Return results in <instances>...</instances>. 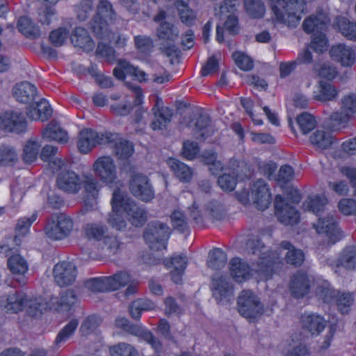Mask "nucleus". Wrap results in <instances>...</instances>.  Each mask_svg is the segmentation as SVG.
Wrapping results in <instances>:
<instances>
[{"label":"nucleus","mask_w":356,"mask_h":356,"mask_svg":"<svg viewBox=\"0 0 356 356\" xmlns=\"http://www.w3.org/2000/svg\"><path fill=\"white\" fill-rule=\"evenodd\" d=\"M246 247L248 254L258 258V269L254 270L242 259L234 257L229 261V272L233 280L236 282L243 283L257 275V281L266 280L272 271V265L277 257L273 255L271 258L270 253L257 236L249 239Z\"/></svg>","instance_id":"nucleus-1"},{"label":"nucleus","mask_w":356,"mask_h":356,"mask_svg":"<svg viewBox=\"0 0 356 356\" xmlns=\"http://www.w3.org/2000/svg\"><path fill=\"white\" fill-rule=\"evenodd\" d=\"M76 301V296L70 290L61 294L59 298H52L47 305L42 303L40 299H28L24 293L12 291L2 296L0 306L6 312L17 313L26 309L30 315L36 316L47 307L58 311L68 310Z\"/></svg>","instance_id":"nucleus-2"},{"label":"nucleus","mask_w":356,"mask_h":356,"mask_svg":"<svg viewBox=\"0 0 356 356\" xmlns=\"http://www.w3.org/2000/svg\"><path fill=\"white\" fill-rule=\"evenodd\" d=\"M112 211L108 214L107 222L116 230H123L128 220L135 227L142 226L147 220L145 210L138 207L124 192L118 188L113 191L111 200Z\"/></svg>","instance_id":"nucleus-3"},{"label":"nucleus","mask_w":356,"mask_h":356,"mask_svg":"<svg viewBox=\"0 0 356 356\" xmlns=\"http://www.w3.org/2000/svg\"><path fill=\"white\" fill-rule=\"evenodd\" d=\"M57 186L60 190L69 193H77L83 188L86 204L95 201L101 189L99 181L91 173L79 176L72 170H64L57 177Z\"/></svg>","instance_id":"nucleus-4"},{"label":"nucleus","mask_w":356,"mask_h":356,"mask_svg":"<svg viewBox=\"0 0 356 356\" xmlns=\"http://www.w3.org/2000/svg\"><path fill=\"white\" fill-rule=\"evenodd\" d=\"M272 10L278 22L289 26H296L305 10V2L303 0H270Z\"/></svg>","instance_id":"nucleus-5"},{"label":"nucleus","mask_w":356,"mask_h":356,"mask_svg":"<svg viewBox=\"0 0 356 356\" xmlns=\"http://www.w3.org/2000/svg\"><path fill=\"white\" fill-rule=\"evenodd\" d=\"M327 22L326 15L321 13L318 16H309L303 23L305 31L314 33L309 47L318 54L327 49L328 41L323 33Z\"/></svg>","instance_id":"nucleus-6"},{"label":"nucleus","mask_w":356,"mask_h":356,"mask_svg":"<svg viewBox=\"0 0 356 356\" xmlns=\"http://www.w3.org/2000/svg\"><path fill=\"white\" fill-rule=\"evenodd\" d=\"M114 13L111 3L102 0L99 2L97 8V13L92 24V29L94 33L102 40H114L115 35L108 30V25L114 19Z\"/></svg>","instance_id":"nucleus-7"},{"label":"nucleus","mask_w":356,"mask_h":356,"mask_svg":"<svg viewBox=\"0 0 356 356\" xmlns=\"http://www.w3.org/2000/svg\"><path fill=\"white\" fill-rule=\"evenodd\" d=\"M239 201L248 204L253 203L255 207L260 210L267 209L271 200V195L269 188L264 180H257L252 186L251 192L247 191H238L236 193Z\"/></svg>","instance_id":"nucleus-8"},{"label":"nucleus","mask_w":356,"mask_h":356,"mask_svg":"<svg viewBox=\"0 0 356 356\" xmlns=\"http://www.w3.org/2000/svg\"><path fill=\"white\" fill-rule=\"evenodd\" d=\"M117 138V135L111 133H98L86 128L81 130L78 136L77 147L80 152L87 154L96 145L111 143Z\"/></svg>","instance_id":"nucleus-9"},{"label":"nucleus","mask_w":356,"mask_h":356,"mask_svg":"<svg viewBox=\"0 0 356 356\" xmlns=\"http://www.w3.org/2000/svg\"><path fill=\"white\" fill-rule=\"evenodd\" d=\"M131 282L129 273L121 272L113 277H97L87 281L86 287L93 292L115 291Z\"/></svg>","instance_id":"nucleus-10"},{"label":"nucleus","mask_w":356,"mask_h":356,"mask_svg":"<svg viewBox=\"0 0 356 356\" xmlns=\"http://www.w3.org/2000/svg\"><path fill=\"white\" fill-rule=\"evenodd\" d=\"M92 171L100 181L109 187H112L117 182V167L113 159L110 156L98 157L92 164Z\"/></svg>","instance_id":"nucleus-11"},{"label":"nucleus","mask_w":356,"mask_h":356,"mask_svg":"<svg viewBox=\"0 0 356 356\" xmlns=\"http://www.w3.org/2000/svg\"><path fill=\"white\" fill-rule=\"evenodd\" d=\"M239 313L250 321H254L264 312L259 298L251 291L244 290L238 298Z\"/></svg>","instance_id":"nucleus-12"},{"label":"nucleus","mask_w":356,"mask_h":356,"mask_svg":"<svg viewBox=\"0 0 356 356\" xmlns=\"http://www.w3.org/2000/svg\"><path fill=\"white\" fill-rule=\"evenodd\" d=\"M317 218V220L313 222V227L318 234L325 235L331 243H334L341 238L337 220L332 212L327 211Z\"/></svg>","instance_id":"nucleus-13"},{"label":"nucleus","mask_w":356,"mask_h":356,"mask_svg":"<svg viewBox=\"0 0 356 356\" xmlns=\"http://www.w3.org/2000/svg\"><path fill=\"white\" fill-rule=\"evenodd\" d=\"M170 236V228L159 222L149 224L144 237L152 250H161L166 248Z\"/></svg>","instance_id":"nucleus-14"},{"label":"nucleus","mask_w":356,"mask_h":356,"mask_svg":"<svg viewBox=\"0 0 356 356\" xmlns=\"http://www.w3.org/2000/svg\"><path fill=\"white\" fill-rule=\"evenodd\" d=\"M115 324L116 327L143 339L156 353L161 351L163 347L161 342L147 329L130 324L128 319L124 317H118Z\"/></svg>","instance_id":"nucleus-15"},{"label":"nucleus","mask_w":356,"mask_h":356,"mask_svg":"<svg viewBox=\"0 0 356 356\" xmlns=\"http://www.w3.org/2000/svg\"><path fill=\"white\" fill-rule=\"evenodd\" d=\"M74 223L72 218L65 215H60L49 222L45 228L48 238L54 241L67 238L72 232Z\"/></svg>","instance_id":"nucleus-16"},{"label":"nucleus","mask_w":356,"mask_h":356,"mask_svg":"<svg viewBox=\"0 0 356 356\" xmlns=\"http://www.w3.org/2000/svg\"><path fill=\"white\" fill-rule=\"evenodd\" d=\"M211 289L213 296L219 304L225 305L233 300V286L225 277L216 274L212 278Z\"/></svg>","instance_id":"nucleus-17"},{"label":"nucleus","mask_w":356,"mask_h":356,"mask_svg":"<svg viewBox=\"0 0 356 356\" xmlns=\"http://www.w3.org/2000/svg\"><path fill=\"white\" fill-rule=\"evenodd\" d=\"M27 126L24 117L18 111H6L0 114V129L8 132L20 133Z\"/></svg>","instance_id":"nucleus-18"},{"label":"nucleus","mask_w":356,"mask_h":356,"mask_svg":"<svg viewBox=\"0 0 356 356\" xmlns=\"http://www.w3.org/2000/svg\"><path fill=\"white\" fill-rule=\"evenodd\" d=\"M131 193L142 201L149 202L154 197V191L147 177L135 175L130 182Z\"/></svg>","instance_id":"nucleus-19"},{"label":"nucleus","mask_w":356,"mask_h":356,"mask_svg":"<svg viewBox=\"0 0 356 356\" xmlns=\"http://www.w3.org/2000/svg\"><path fill=\"white\" fill-rule=\"evenodd\" d=\"M275 210L278 220L284 225L296 224L300 219L299 213L296 209L281 195L275 197Z\"/></svg>","instance_id":"nucleus-20"},{"label":"nucleus","mask_w":356,"mask_h":356,"mask_svg":"<svg viewBox=\"0 0 356 356\" xmlns=\"http://www.w3.org/2000/svg\"><path fill=\"white\" fill-rule=\"evenodd\" d=\"M238 6L237 0H225L223 5L215 8V15L216 16H226L227 17L225 23L226 29L232 34H236L238 31V19L234 13L236 7Z\"/></svg>","instance_id":"nucleus-21"},{"label":"nucleus","mask_w":356,"mask_h":356,"mask_svg":"<svg viewBox=\"0 0 356 356\" xmlns=\"http://www.w3.org/2000/svg\"><path fill=\"white\" fill-rule=\"evenodd\" d=\"M53 274L57 284L60 286H65L75 281L76 269L72 263L63 261L55 265Z\"/></svg>","instance_id":"nucleus-22"},{"label":"nucleus","mask_w":356,"mask_h":356,"mask_svg":"<svg viewBox=\"0 0 356 356\" xmlns=\"http://www.w3.org/2000/svg\"><path fill=\"white\" fill-rule=\"evenodd\" d=\"M330 266L336 273L339 275L356 268V248L345 249L337 259L330 261Z\"/></svg>","instance_id":"nucleus-23"},{"label":"nucleus","mask_w":356,"mask_h":356,"mask_svg":"<svg viewBox=\"0 0 356 356\" xmlns=\"http://www.w3.org/2000/svg\"><path fill=\"white\" fill-rule=\"evenodd\" d=\"M330 57L343 67H350L356 61V54L352 47L339 43L331 47Z\"/></svg>","instance_id":"nucleus-24"},{"label":"nucleus","mask_w":356,"mask_h":356,"mask_svg":"<svg viewBox=\"0 0 356 356\" xmlns=\"http://www.w3.org/2000/svg\"><path fill=\"white\" fill-rule=\"evenodd\" d=\"M164 264L170 271L172 281L179 284L181 282L188 264V259L184 254H175L164 261Z\"/></svg>","instance_id":"nucleus-25"},{"label":"nucleus","mask_w":356,"mask_h":356,"mask_svg":"<svg viewBox=\"0 0 356 356\" xmlns=\"http://www.w3.org/2000/svg\"><path fill=\"white\" fill-rule=\"evenodd\" d=\"M302 327L312 336H318L327 327V321L316 313H305L301 316Z\"/></svg>","instance_id":"nucleus-26"},{"label":"nucleus","mask_w":356,"mask_h":356,"mask_svg":"<svg viewBox=\"0 0 356 356\" xmlns=\"http://www.w3.org/2000/svg\"><path fill=\"white\" fill-rule=\"evenodd\" d=\"M113 74L116 79L124 80L127 75L133 76L136 81H147L148 75L138 67L131 65L125 60H120L118 66L113 70Z\"/></svg>","instance_id":"nucleus-27"},{"label":"nucleus","mask_w":356,"mask_h":356,"mask_svg":"<svg viewBox=\"0 0 356 356\" xmlns=\"http://www.w3.org/2000/svg\"><path fill=\"white\" fill-rule=\"evenodd\" d=\"M52 115V109L47 101L42 99L30 105L26 110L27 118L33 121H47Z\"/></svg>","instance_id":"nucleus-28"},{"label":"nucleus","mask_w":356,"mask_h":356,"mask_svg":"<svg viewBox=\"0 0 356 356\" xmlns=\"http://www.w3.org/2000/svg\"><path fill=\"white\" fill-rule=\"evenodd\" d=\"M310 282V279L305 273L298 272L295 274L290 282V291L292 295L296 298L307 295L312 287Z\"/></svg>","instance_id":"nucleus-29"},{"label":"nucleus","mask_w":356,"mask_h":356,"mask_svg":"<svg viewBox=\"0 0 356 356\" xmlns=\"http://www.w3.org/2000/svg\"><path fill=\"white\" fill-rule=\"evenodd\" d=\"M339 93V90L334 85L320 81L313 91V97L321 102H332L338 97Z\"/></svg>","instance_id":"nucleus-30"},{"label":"nucleus","mask_w":356,"mask_h":356,"mask_svg":"<svg viewBox=\"0 0 356 356\" xmlns=\"http://www.w3.org/2000/svg\"><path fill=\"white\" fill-rule=\"evenodd\" d=\"M13 94L17 102L22 104H29L34 99L36 89L31 83L23 81L14 86Z\"/></svg>","instance_id":"nucleus-31"},{"label":"nucleus","mask_w":356,"mask_h":356,"mask_svg":"<svg viewBox=\"0 0 356 356\" xmlns=\"http://www.w3.org/2000/svg\"><path fill=\"white\" fill-rule=\"evenodd\" d=\"M312 287H315V296L319 302L325 304H332L337 293L332 286L326 281L313 284Z\"/></svg>","instance_id":"nucleus-32"},{"label":"nucleus","mask_w":356,"mask_h":356,"mask_svg":"<svg viewBox=\"0 0 356 356\" xmlns=\"http://www.w3.org/2000/svg\"><path fill=\"white\" fill-rule=\"evenodd\" d=\"M70 40L74 47L82 49L83 51H90L94 49V42L86 30L83 28H76L71 35Z\"/></svg>","instance_id":"nucleus-33"},{"label":"nucleus","mask_w":356,"mask_h":356,"mask_svg":"<svg viewBox=\"0 0 356 356\" xmlns=\"http://www.w3.org/2000/svg\"><path fill=\"white\" fill-rule=\"evenodd\" d=\"M42 137L49 140H55L59 143H66L69 137L67 133L58 124L50 122L42 132Z\"/></svg>","instance_id":"nucleus-34"},{"label":"nucleus","mask_w":356,"mask_h":356,"mask_svg":"<svg viewBox=\"0 0 356 356\" xmlns=\"http://www.w3.org/2000/svg\"><path fill=\"white\" fill-rule=\"evenodd\" d=\"M159 102H157L156 106L152 108L154 115V119L151 124L153 130H159L165 127L170 122L172 115V111L168 108H159Z\"/></svg>","instance_id":"nucleus-35"},{"label":"nucleus","mask_w":356,"mask_h":356,"mask_svg":"<svg viewBox=\"0 0 356 356\" xmlns=\"http://www.w3.org/2000/svg\"><path fill=\"white\" fill-rule=\"evenodd\" d=\"M327 202V198L324 196H309L303 202L302 207L304 210L310 211L318 216L328 211L325 209Z\"/></svg>","instance_id":"nucleus-36"},{"label":"nucleus","mask_w":356,"mask_h":356,"mask_svg":"<svg viewBox=\"0 0 356 356\" xmlns=\"http://www.w3.org/2000/svg\"><path fill=\"white\" fill-rule=\"evenodd\" d=\"M8 268L15 276H23L29 270V264L26 259L19 254H15L8 259Z\"/></svg>","instance_id":"nucleus-37"},{"label":"nucleus","mask_w":356,"mask_h":356,"mask_svg":"<svg viewBox=\"0 0 356 356\" xmlns=\"http://www.w3.org/2000/svg\"><path fill=\"white\" fill-rule=\"evenodd\" d=\"M108 233V229L102 224L90 222L86 225L84 234L86 237L100 244Z\"/></svg>","instance_id":"nucleus-38"},{"label":"nucleus","mask_w":356,"mask_h":356,"mask_svg":"<svg viewBox=\"0 0 356 356\" xmlns=\"http://www.w3.org/2000/svg\"><path fill=\"white\" fill-rule=\"evenodd\" d=\"M168 165L181 181H189L192 177L191 169L179 161L170 158L167 161Z\"/></svg>","instance_id":"nucleus-39"},{"label":"nucleus","mask_w":356,"mask_h":356,"mask_svg":"<svg viewBox=\"0 0 356 356\" xmlns=\"http://www.w3.org/2000/svg\"><path fill=\"white\" fill-rule=\"evenodd\" d=\"M309 140L316 148L327 149L332 145L333 138L330 132L316 130L311 135Z\"/></svg>","instance_id":"nucleus-40"},{"label":"nucleus","mask_w":356,"mask_h":356,"mask_svg":"<svg viewBox=\"0 0 356 356\" xmlns=\"http://www.w3.org/2000/svg\"><path fill=\"white\" fill-rule=\"evenodd\" d=\"M336 26L341 34L348 40H356V23L349 21L346 17L337 19Z\"/></svg>","instance_id":"nucleus-41"},{"label":"nucleus","mask_w":356,"mask_h":356,"mask_svg":"<svg viewBox=\"0 0 356 356\" xmlns=\"http://www.w3.org/2000/svg\"><path fill=\"white\" fill-rule=\"evenodd\" d=\"M41 143L37 138H31L29 140L24 147L23 158L26 163H31L34 162L38 156Z\"/></svg>","instance_id":"nucleus-42"},{"label":"nucleus","mask_w":356,"mask_h":356,"mask_svg":"<svg viewBox=\"0 0 356 356\" xmlns=\"http://www.w3.org/2000/svg\"><path fill=\"white\" fill-rule=\"evenodd\" d=\"M17 27L19 31L28 38H37L40 34V29L27 17L19 19Z\"/></svg>","instance_id":"nucleus-43"},{"label":"nucleus","mask_w":356,"mask_h":356,"mask_svg":"<svg viewBox=\"0 0 356 356\" xmlns=\"http://www.w3.org/2000/svg\"><path fill=\"white\" fill-rule=\"evenodd\" d=\"M282 248L287 250L286 253V262L293 265H300L304 259V254L302 250L296 249L289 242H283L281 244Z\"/></svg>","instance_id":"nucleus-44"},{"label":"nucleus","mask_w":356,"mask_h":356,"mask_svg":"<svg viewBox=\"0 0 356 356\" xmlns=\"http://www.w3.org/2000/svg\"><path fill=\"white\" fill-rule=\"evenodd\" d=\"M353 301L352 293L337 291L334 302L336 303L339 311L344 314L350 312Z\"/></svg>","instance_id":"nucleus-45"},{"label":"nucleus","mask_w":356,"mask_h":356,"mask_svg":"<svg viewBox=\"0 0 356 356\" xmlns=\"http://www.w3.org/2000/svg\"><path fill=\"white\" fill-rule=\"evenodd\" d=\"M227 261V255L221 249L216 248L209 253L207 265L213 270L222 268Z\"/></svg>","instance_id":"nucleus-46"},{"label":"nucleus","mask_w":356,"mask_h":356,"mask_svg":"<svg viewBox=\"0 0 356 356\" xmlns=\"http://www.w3.org/2000/svg\"><path fill=\"white\" fill-rule=\"evenodd\" d=\"M134 40L136 48L138 53V58L143 60L152 49V40L149 37L144 35H137L135 37Z\"/></svg>","instance_id":"nucleus-47"},{"label":"nucleus","mask_w":356,"mask_h":356,"mask_svg":"<svg viewBox=\"0 0 356 356\" xmlns=\"http://www.w3.org/2000/svg\"><path fill=\"white\" fill-rule=\"evenodd\" d=\"M111 356H139L138 350L131 344L121 342L110 348Z\"/></svg>","instance_id":"nucleus-48"},{"label":"nucleus","mask_w":356,"mask_h":356,"mask_svg":"<svg viewBox=\"0 0 356 356\" xmlns=\"http://www.w3.org/2000/svg\"><path fill=\"white\" fill-rule=\"evenodd\" d=\"M114 152L119 159H126L131 156L134 152V147L130 142L119 138L115 142Z\"/></svg>","instance_id":"nucleus-49"},{"label":"nucleus","mask_w":356,"mask_h":356,"mask_svg":"<svg viewBox=\"0 0 356 356\" xmlns=\"http://www.w3.org/2000/svg\"><path fill=\"white\" fill-rule=\"evenodd\" d=\"M79 325L77 319L70 320L64 327L59 332L56 339V343L60 344L67 341L74 333Z\"/></svg>","instance_id":"nucleus-50"},{"label":"nucleus","mask_w":356,"mask_h":356,"mask_svg":"<svg viewBox=\"0 0 356 356\" xmlns=\"http://www.w3.org/2000/svg\"><path fill=\"white\" fill-rule=\"evenodd\" d=\"M244 4L247 13L254 18H259L264 16L265 8L260 0H244Z\"/></svg>","instance_id":"nucleus-51"},{"label":"nucleus","mask_w":356,"mask_h":356,"mask_svg":"<svg viewBox=\"0 0 356 356\" xmlns=\"http://www.w3.org/2000/svg\"><path fill=\"white\" fill-rule=\"evenodd\" d=\"M354 115L345 109H340L332 113L330 117V120L334 126L343 127L350 121Z\"/></svg>","instance_id":"nucleus-52"},{"label":"nucleus","mask_w":356,"mask_h":356,"mask_svg":"<svg viewBox=\"0 0 356 356\" xmlns=\"http://www.w3.org/2000/svg\"><path fill=\"white\" fill-rule=\"evenodd\" d=\"M37 213H32L29 218H20L16 225V236L15 240L20 236H26L29 231L31 224L36 220Z\"/></svg>","instance_id":"nucleus-53"},{"label":"nucleus","mask_w":356,"mask_h":356,"mask_svg":"<svg viewBox=\"0 0 356 356\" xmlns=\"http://www.w3.org/2000/svg\"><path fill=\"white\" fill-rule=\"evenodd\" d=\"M297 122L303 134L312 131L316 125V122L311 114L304 113L297 118Z\"/></svg>","instance_id":"nucleus-54"},{"label":"nucleus","mask_w":356,"mask_h":356,"mask_svg":"<svg viewBox=\"0 0 356 356\" xmlns=\"http://www.w3.org/2000/svg\"><path fill=\"white\" fill-rule=\"evenodd\" d=\"M178 31L168 23H162L158 30V36L161 40L174 41L177 38Z\"/></svg>","instance_id":"nucleus-55"},{"label":"nucleus","mask_w":356,"mask_h":356,"mask_svg":"<svg viewBox=\"0 0 356 356\" xmlns=\"http://www.w3.org/2000/svg\"><path fill=\"white\" fill-rule=\"evenodd\" d=\"M232 58L236 65L243 71H249L253 67L252 60L242 51L233 53Z\"/></svg>","instance_id":"nucleus-56"},{"label":"nucleus","mask_w":356,"mask_h":356,"mask_svg":"<svg viewBox=\"0 0 356 356\" xmlns=\"http://www.w3.org/2000/svg\"><path fill=\"white\" fill-rule=\"evenodd\" d=\"M314 70L318 76L327 80H332L337 76L338 73L337 68L328 63H324L319 66L316 65Z\"/></svg>","instance_id":"nucleus-57"},{"label":"nucleus","mask_w":356,"mask_h":356,"mask_svg":"<svg viewBox=\"0 0 356 356\" xmlns=\"http://www.w3.org/2000/svg\"><path fill=\"white\" fill-rule=\"evenodd\" d=\"M172 79V75L163 67L156 65L154 67V72L152 74V81L156 84L168 83Z\"/></svg>","instance_id":"nucleus-58"},{"label":"nucleus","mask_w":356,"mask_h":356,"mask_svg":"<svg viewBox=\"0 0 356 356\" xmlns=\"http://www.w3.org/2000/svg\"><path fill=\"white\" fill-rule=\"evenodd\" d=\"M101 245L109 250L111 252L115 253L121 248L122 243L118 236L109 235L108 232Z\"/></svg>","instance_id":"nucleus-59"},{"label":"nucleus","mask_w":356,"mask_h":356,"mask_svg":"<svg viewBox=\"0 0 356 356\" xmlns=\"http://www.w3.org/2000/svg\"><path fill=\"white\" fill-rule=\"evenodd\" d=\"M341 106L352 115L356 114V94L348 93L341 99Z\"/></svg>","instance_id":"nucleus-60"},{"label":"nucleus","mask_w":356,"mask_h":356,"mask_svg":"<svg viewBox=\"0 0 356 356\" xmlns=\"http://www.w3.org/2000/svg\"><path fill=\"white\" fill-rule=\"evenodd\" d=\"M195 129L197 131L200 132L202 138H206L211 131L210 127V120L207 115H200L196 119Z\"/></svg>","instance_id":"nucleus-61"},{"label":"nucleus","mask_w":356,"mask_h":356,"mask_svg":"<svg viewBox=\"0 0 356 356\" xmlns=\"http://www.w3.org/2000/svg\"><path fill=\"white\" fill-rule=\"evenodd\" d=\"M241 102L246 113L251 118L254 124L256 125H261L263 124V121L259 118L256 114L257 111L253 106L252 101L248 98H241Z\"/></svg>","instance_id":"nucleus-62"},{"label":"nucleus","mask_w":356,"mask_h":356,"mask_svg":"<svg viewBox=\"0 0 356 356\" xmlns=\"http://www.w3.org/2000/svg\"><path fill=\"white\" fill-rule=\"evenodd\" d=\"M17 159L15 149L10 147H4L0 149V162L2 165H10Z\"/></svg>","instance_id":"nucleus-63"},{"label":"nucleus","mask_w":356,"mask_h":356,"mask_svg":"<svg viewBox=\"0 0 356 356\" xmlns=\"http://www.w3.org/2000/svg\"><path fill=\"white\" fill-rule=\"evenodd\" d=\"M204 158L213 175H217L222 169L221 163L216 159V156L213 152H206Z\"/></svg>","instance_id":"nucleus-64"}]
</instances>
